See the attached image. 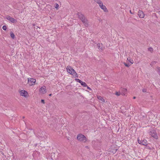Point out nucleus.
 I'll list each match as a JSON object with an SVG mask.
<instances>
[{
    "mask_svg": "<svg viewBox=\"0 0 160 160\" xmlns=\"http://www.w3.org/2000/svg\"><path fill=\"white\" fill-rule=\"evenodd\" d=\"M19 93L21 96L24 97H26L28 95V92L24 90H20Z\"/></svg>",
    "mask_w": 160,
    "mask_h": 160,
    "instance_id": "39448f33",
    "label": "nucleus"
},
{
    "mask_svg": "<svg viewBox=\"0 0 160 160\" xmlns=\"http://www.w3.org/2000/svg\"><path fill=\"white\" fill-rule=\"evenodd\" d=\"M66 69L68 72L71 74L73 75V74L75 73L76 75H77V74L74 70L70 66H68L66 68Z\"/></svg>",
    "mask_w": 160,
    "mask_h": 160,
    "instance_id": "7ed1b4c3",
    "label": "nucleus"
},
{
    "mask_svg": "<svg viewBox=\"0 0 160 160\" xmlns=\"http://www.w3.org/2000/svg\"><path fill=\"white\" fill-rule=\"evenodd\" d=\"M2 29L4 30H6L7 29V27L4 25L2 27Z\"/></svg>",
    "mask_w": 160,
    "mask_h": 160,
    "instance_id": "4be33fe9",
    "label": "nucleus"
},
{
    "mask_svg": "<svg viewBox=\"0 0 160 160\" xmlns=\"http://www.w3.org/2000/svg\"><path fill=\"white\" fill-rule=\"evenodd\" d=\"M98 98V100L101 102H104L105 100L103 99V98L101 96H98L97 97Z\"/></svg>",
    "mask_w": 160,
    "mask_h": 160,
    "instance_id": "ddd939ff",
    "label": "nucleus"
},
{
    "mask_svg": "<svg viewBox=\"0 0 160 160\" xmlns=\"http://www.w3.org/2000/svg\"><path fill=\"white\" fill-rule=\"evenodd\" d=\"M133 98L134 99H135L136 98V97H133Z\"/></svg>",
    "mask_w": 160,
    "mask_h": 160,
    "instance_id": "c756f323",
    "label": "nucleus"
},
{
    "mask_svg": "<svg viewBox=\"0 0 160 160\" xmlns=\"http://www.w3.org/2000/svg\"><path fill=\"white\" fill-rule=\"evenodd\" d=\"M124 64L125 65V66H126L127 67H129L131 65V64H127L125 62L124 63Z\"/></svg>",
    "mask_w": 160,
    "mask_h": 160,
    "instance_id": "aec40b11",
    "label": "nucleus"
},
{
    "mask_svg": "<svg viewBox=\"0 0 160 160\" xmlns=\"http://www.w3.org/2000/svg\"><path fill=\"white\" fill-rule=\"evenodd\" d=\"M141 144L144 145H147V141L145 140H144L142 141Z\"/></svg>",
    "mask_w": 160,
    "mask_h": 160,
    "instance_id": "2eb2a0df",
    "label": "nucleus"
},
{
    "mask_svg": "<svg viewBox=\"0 0 160 160\" xmlns=\"http://www.w3.org/2000/svg\"><path fill=\"white\" fill-rule=\"evenodd\" d=\"M138 15L140 18H143L144 16V14L142 11H139Z\"/></svg>",
    "mask_w": 160,
    "mask_h": 160,
    "instance_id": "9d476101",
    "label": "nucleus"
},
{
    "mask_svg": "<svg viewBox=\"0 0 160 160\" xmlns=\"http://www.w3.org/2000/svg\"><path fill=\"white\" fill-rule=\"evenodd\" d=\"M142 141H141L140 140H139V139L138 140V142L140 144H141Z\"/></svg>",
    "mask_w": 160,
    "mask_h": 160,
    "instance_id": "393cba45",
    "label": "nucleus"
},
{
    "mask_svg": "<svg viewBox=\"0 0 160 160\" xmlns=\"http://www.w3.org/2000/svg\"><path fill=\"white\" fill-rule=\"evenodd\" d=\"M6 18L8 20L11 22L12 23H14L16 20L14 18L11 17L9 16H6Z\"/></svg>",
    "mask_w": 160,
    "mask_h": 160,
    "instance_id": "6e6552de",
    "label": "nucleus"
},
{
    "mask_svg": "<svg viewBox=\"0 0 160 160\" xmlns=\"http://www.w3.org/2000/svg\"><path fill=\"white\" fill-rule=\"evenodd\" d=\"M88 88L89 89H91L90 88H89V87H88Z\"/></svg>",
    "mask_w": 160,
    "mask_h": 160,
    "instance_id": "c85d7f7f",
    "label": "nucleus"
},
{
    "mask_svg": "<svg viewBox=\"0 0 160 160\" xmlns=\"http://www.w3.org/2000/svg\"><path fill=\"white\" fill-rule=\"evenodd\" d=\"M76 80L77 82L80 83L81 85L83 86V87H85L87 86V85L85 82L82 81L81 80L78 79H76Z\"/></svg>",
    "mask_w": 160,
    "mask_h": 160,
    "instance_id": "1a4fd4ad",
    "label": "nucleus"
},
{
    "mask_svg": "<svg viewBox=\"0 0 160 160\" xmlns=\"http://www.w3.org/2000/svg\"><path fill=\"white\" fill-rule=\"evenodd\" d=\"M10 35L11 37L12 38H14L15 36H14V33L13 32H10Z\"/></svg>",
    "mask_w": 160,
    "mask_h": 160,
    "instance_id": "f3484780",
    "label": "nucleus"
},
{
    "mask_svg": "<svg viewBox=\"0 0 160 160\" xmlns=\"http://www.w3.org/2000/svg\"><path fill=\"white\" fill-rule=\"evenodd\" d=\"M22 118H24V116Z\"/></svg>",
    "mask_w": 160,
    "mask_h": 160,
    "instance_id": "2f4dec72",
    "label": "nucleus"
},
{
    "mask_svg": "<svg viewBox=\"0 0 160 160\" xmlns=\"http://www.w3.org/2000/svg\"><path fill=\"white\" fill-rule=\"evenodd\" d=\"M78 17L81 20L82 22L84 24V25L86 27H88V23L87 19L85 18V16L80 13H78Z\"/></svg>",
    "mask_w": 160,
    "mask_h": 160,
    "instance_id": "f257e3e1",
    "label": "nucleus"
},
{
    "mask_svg": "<svg viewBox=\"0 0 160 160\" xmlns=\"http://www.w3.org/2000/svg\"><path fill=\"white\" fill-rule=\"evenodd\" d=\"M100 44H99V45L98 46V48H100Z\"/></svg>",
    "mask_w": 160,
    "mask_h": 160,
    "instance_id": "cd10ccee",
    "label": "nucleus"
},
{
    "mask_svg": "<svg viewBox=\"0 0 160 160\" xmlns=\"http://www.w3.org/2000/svg\"><path fill=\"white\" fill-rule=\"evenodd\" d=\"M36 82V80L35 79L32 78H28V82L30 86L34 85Z\"/></svg>",
    "mask_w": 160,
    "mask_h": 160,
    "instance_id": "423d86ee",
    "label": "nucleus"
},
{
    "mask_svg": "<svg viewBox=\"0 0 160 160\" xmlns=\"http://www.w3.org/2000/svg\"><path fill=\"white\" fill-rule=\"evenodd\" d=\"M121 94V93L120 92H116L115 93V94L117 96H119Z\"/></svg>",
    "mask_w": 160,
    "mask_h": 160,
    "instance_id": "6ab92c4d",
    "label": "nucleus"
},
{
    "mask_svg": "<svg viewBox=\"0 0 160 160\" xmlns=\"http://www.w3.org/2000/svg\"><path fill=\"white\" fill-rule=\"evenodd\" d=\"M41 102H42V103H43V104H44V103H45L44 100H43V99H42V100H41Z\"/></svg>",
    "mask_w": 160,
    "mask_h": 160,
    "instance_id": "a878e982",
    "label": "nucleus"
},
{
    "mask_svg": "<svg viewBox=\"0 0 160 160\" xmlns=\"http://www.w3.org/2000/svg\"><path fill=\"white\" fill-rule=\"evenodd\" d=\"M142 91L144 92H147V89H142Z\"/></svg>",
    "mask_w": 160,
    "mask_h": 160,
    "instance_id": "5701e85b",
    "label": "nucleus"
},
{
    "mask_svg": "<svg viewBox=\"0 0 160 160\" xmlns=\"http://www.w3.org/2000/svg\"><path fill=\"white\" fill-rule=\"evenodd\" d=\"M77 139L78 140L84 142H85L87 141V139L83 135L79 134L77 136Z\"/></svg>",
    "mask_w": 160,
    "mask_h": 160,
    "instance_id": "f03ea898",
    "label": "nucleus"
},
{
    "mask_svg": "<svg viewBox=\"0 0 160 160\" xmlns=\"http://www.w3.org/2000/svg\"><path fill=\"white\" fill-rule=\"evenodd\" d=\"M158 71L159 73H160V67H158L157 68Z\"/></svg>",
    "mask_w": 160,
    "mask_h": 160,
    "instance_id": "b1692460",
    "label": "nucleus"
},
{
    "mask_svg": "<svg viewBox=\"0 0 160 160\" xmlns=\"http://www.w3.org/2000/svg\"><path fill=\"white\" fill-rule=\"evenodd\" d=\"M120 92L121 93V94L124 95H125V94L126 92L127 91V90L126 88H121L120 90Z\"/></svg>",
    "mask_w": 160,
    "mask_h": 160,
    "instance_id": "9b49d317",
    "label": "nucleus"
},
{
    "mask_svg": "<svg viewBox=\"0 0 160 160\" xmlns=\"http://www.w3.org/2000/svg\"><path fill=\"white\" fill-rule=\"evenodd\" d=\"M51 95H52V94H49V96H51Z\"/></svg>",
    "mask_w": 160,
    "mask_h": 160,
    "instance_id": "7c9ffc66",
    "label": "nucleus"
},
{
    "mask_svg": "<svg viewBox=\"0 0 160 160\" xmlns=\"http://www.w3.org/2000/svg\"><path fill=\"white\" fill-rule=\"evenodd\" d=\"M150 135L152 137L156 139H158V137L156 132L154 130H152L149 132Z\"/></svg>",
    "mask_w": 160,
    "mask_h": 160,
    "instance_id": "20e7f679",
    "label": "nucleus"
},
{
    "mask_svg": "<svg viewBox=\"0 0 160 160\" xmlns=\"http://www.w3.org/2000/svg\"><path fill=\"white\" fill-rule=\"evenodd\" d=\"M39 92L42 94H44L47 91L46 87L45 86L42 87L39 89Z\"/></svg>",
    "mask_w": 160,
    "mask_h": 160,
    "instance_id": "0eeeda50",
    "label": "nucleus"
},
{
    "mask_svg": "<svg viewBox=\"0 0 160 160\" xmlns=\"http://www.w3.org/2000/svg\"><path fill=\"white\" fill-rule=\"evenodd\" d=\"M133 11H132H132H130V13L132 14H133Z\"/></svg>",
    "mask_w": 160,
    "mask_h": 160,
    "instance_id": "bb28decb",
    "label": "nucleus"
},
{
    "mask_svg": "<svg viewBox=\"0 0 160 160\" xmlns=\"http://www.w3.org/2000/svg\"><path fill=\"white\" fill-rule=\"evenodd\" d=\"M54 7L56 8V9H58L59 5L57 3H56L54 5Z\"/></svg>",
    "mask_w": 160,
    "mask_h": 160,
    "instance_id": "a211bd4d",
    "label": "nucleus"
},
{
    "mask_svg": "<svg viewBox=\"0 0 160 160\" xmlns=\"http://www.w3.org/2000/svg\"><path fill=\"white\" fill-rule=\"evenodd\" d=\"M98 5L103 10H106L107 9L105 5H103L102 2Z\"/></svg>",
    "mask_w": 160,
    "mask_h": 160,
    "instance_id": "f8f14e48",
    "label": "nucleus"
},
{
    "mask_svg": "<svg viewBox=\"0 0 160 160\" xmlns=\"http://www.w3.org/2000/svg\"><path fill=\"white\" fill-rule=\"evenodd\" d=\"M94 1L97 2L98 4H99L101 3L102 2L101 0H94Z\"/></svg>",
    "mask_w": 160,
    "mask_h": 160,
    "instance_id": "dca6fc26",
    "label": "nucleus"
},
{
    "mask_svg": "<svg viewBox=\"0 0 160 160\" xmlns=\"http://www.w3.org/2000/svg\"><path fill=\"white\" fill-rule=\"evenodd\" d=\"M127 60H128L131 63V64H132L133 63V60L130 57H128L127 58Z\"/></svg>",
    "mask_w": 160,
    "mask_h": 160,
    "instance_id": "4468645a",
    "label": "nucleus"
},
{
    "mask_svg": "<svg viewBox=\"0 0 160 160\" xmlns=\"http://www.w3.org/2000/svg\"><path fill=\"white\" fill-rule=\"evenodd\" d=\"M148 51L152 52L153 51V49L152 48H149L148 49Z\"/></svg>",
    "mask_w": 160,
    "mask_h": 160,
    "instance_id": "412c9836",
    "label": "nucleus"
}]
</instances>
